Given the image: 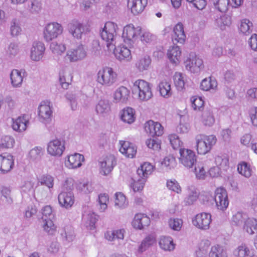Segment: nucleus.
Returning a JSON list of instances; mask_svg holds the SVG:
<instances>
[{
  "label": "nucleus",
  "mask_w": 257,
  "mask_h": 257,
  "mask_svg": "<svg viewBox=\"0 0 257 257\" xmlns=\"http://www.w3.org/2000/svg\"><path fill=\"white\" fill-rule=\"evenodd\" d=\"M118 29L117 25L112 22L108 21L105 23L104 27L100 31V36L105 42L108 48H131L134 47L138 37L142 33V28L139 26H135L132 24L125 26L122 30L121 38L123 44L116 45L114 36Z\"/></svg>",
  "instance_id": "1"
},
{
  "label": "nucleus",
  "mask_w": 257,
  "mask_h": 257,
  "mask_svg": "<svg viewBox=\"0 0 257 257\" xmlns=\"http://www.w3.org/2000/svg\"><path fill=\"white\" fill-rule=\"evenodd\" d=\"M195 148L199 155H205L209 153L217 142V138L214 135L199 134L195 136Z\"/></svg>",
  "instance_id": "2"
},
{
  "label": "nucleus",
  "mask_w": 257,
  "mask_h": 257,
  "mask_svg": "<svg viewBox=\"0 0 257 257\" xmlns=\"http://www.w3.org/2000/svg\"><path fill=\"white\" fill-rule=\"evenodd\" d=\"M63 32L62 25L57 22H51L44 25L43 36L47 42H51L57 39Z\"/></svg>",
  "instance_id": "3"
},
{
  "label": "nucleus",
  "mask_w": 257,
  "mask_h": 257,
  "mask_svg": "<svg viewBox=\"0 0 257 257\" xmlns=\"http://www.w3.org/2000/svg\"><path fill=\"white\" fill-rule=\"evenodd\" d=\"M117 78V74L113 69L104 67L99 70L97 74V81L102 85L110 86L114 84Z\"/></svg>",
  "instance_id": "4"
},
{
  "label": "nucleus",
  "mask_w": 257,
  "mask_h": 257,
  "mask_svg": "<svg viewBox=\"0 0 257 257\" xmlns=\"http://www.w3.org/2000/svg\"><path fill=\"white\" fill-rule=\"evenodd\" d=\"M134 91L137 93L138 98L142 101H147L153 96L150 84L145 80L138 79L133 84Z\"/></svg>",
  "instance_id": "5"
},
{
  "label": "nucleus",
  "mask_w": 257,
  "mask_h": 257,
  "mask_svg": "<svg viewBox=\"0 0 257 257\" xmlns=\"http://www.w3.org/2000/svg\"><path fill=\"white\" fill-rule=\"evenodd\" d=\"M211 217L209 213H199L192 218V223L196 228L205 230L210 227L212 221Z\"/></svg>",
  "instance_id": "6"
},
{
  "label": "nucleus",
  "mask_w": 257,
  "mask_h": 257,
  "mask_svg": "<svg viewBox=\"0 0 257 257\" xmlns=\"http://www.w3.org/2000/svg\"><path fill=\"white\" fill-rule=\"evenodd\" d=\"M180 163L188 168H192L196 163L197 156L192 150L186 148H180L179 150Z\"/></svg>",
  "instance_id": "7"
},
{
  "label": "nucleus",
  "mask_w": 257,
  "mask_h": 257,
  "mask_svg": "<svg viewBox=\"0 0 257 257\" xmlns=\"http://www.w3.org/2000/svg\"><path fill=\"white\" fill-rule=\"evenodd\" d=\"M214 200L218 209L224 211L228 207L229 200L227 193L223 188L219 187L215 190Z\"/></svg>",
  "instance_id": "8"
},
{
  "label": "nucleus",
  "mask_w": 257,
  "mask_h": 257,
  "mask_svg": "<svg viewBox=\"0 0 257 257\" xmlns=\"http://www.w3.org/2000/svg\"><path fill=\"white\" fill-rule=\"evenodd\" d=\"M172 42L173 44L177 45L172 48H179L180 46L177 45H183L186 41V36L185 34L184 26L180 23H178L173 28V34L172 35Z\"/></svg>",
  "instance_id": "9"
},
{
  "label": "nucleus",
  "mask_w": 257,
  "mask_h": 257,
  "mask_svg": "<svg viewBox=\"0 0 257 257\" xmlns=\"http://www.w3.org/2000/svg\"><path fill=\"white\" fill-rule=\"evenodd\" d=\"M184 63L186 68L193 72L200 71L204 66L202 59L193 54H190Z\"/></svg>",
  "instance_id": "10"
},
{
  "label": "nucleus",
  "mask_w": 257,
  "mask_h": 257,
  "mask_svg": "<svg viewBox=\"0 0 257 257\" xmlns=\"http://www.w3.org/2000/svg\"><path fill=\"white\" fill-rule=\"evenodd\" d=\"M14 157L10 153L0 154V173L6 174L10 172L14 166Z\"/></svg>",
  "instance_id": "11"
},
{
  "label": "nucleus",
  "mask_w": 257,
  "mask_h": 257,
  "mask_svg": "<svg viewBox=\"0 0 257 257\" xmlns=\"http://www.w3.org/2000/svg\"><path fill=\"white\" fill-rule=\"evenodd\" d=\"M144 128L146 133L152 137H159L164 133V127L161 124L152 120H149L145 123Z\"/></svg>",
  "instance_id": "12"
},
{
  "label": "nucleus",
  "mask_w": 257,
  "mask_h": 257,
  "mask_svg": "<svg viewBox=\"0 0 257 257\" xmlns=\"http://www.w3.org/2000/svg\"><path fill=\"white\" fill-rule=\"evenodd\" d=\"M150 218L146 214L138 213L135 214L132 222L133 227L138 230H142L150 224Z\"/></svg>",
  "instance_id": "13"
},
{
  "label": "nucleus",
  "mask_w": 257,
  "mask_h": 257,
  "mask_svg": "<svg viewBox=\"0 0 257 257\" xmlns=\"http://www.w3.org/2000/svg\"><path fill=\"white\" fill-rule=\"evenodd\" d=\"M64 150V144L58 139L50 141L47 145V152L52 156H61Z\"/></svg>",
  "instance_id": "14"
},
{
  "label": "nucleus",
  "mask_w": 257,
  "mask_h": 257,
  "mask_svg": "<svg viewBox=\"0 0 257 257\" xmlns=\"http://www.w3.org/2000/svg\"><path fill=\"white\" fill-rule=\"evenodd\" d=\"M119 152L126 157L133 158L137 153V147L132 143L126 141H119Z\"/></svg>",
  "instance_id": "15"
},
{
  "label": "nucleus",
  "mask_w": 257,
  "mask_h": 257,
  "mask_svg": "<svg viewBox=\"0 0 257 257\" xmlns=\"http://www.w3.org/2000/svg\"><path fill=\"white\" fill-rule=\"evenodd\" d=\"M148 5V0H127V7L134 15L141 14Z\"/></svg>",
  "instance_id": "16"
},
{
  "label": "nucleus",
  "mask_w": 257,
  "mask_h": 257,
  "mask_svg": "<svg viewBox=\"0 0 257 257\" xmlns=\"http://www.w3.org/2000/svg\"><path fill=\"white\" fill-rule=\"evenodd\" d=\"M130 97V90L126 87H119L113 93V99L115 102L126 103Z\"/></svg>",
  "instance_id": "17"
},
{
  "label": "nucleus",
  "mask_w": 257,
  "mask_h": 257,
  "mask_svg": "<svg viewBox=\"0 0 257 257\" xmlns=\"http://www.w3.org/2000/svg\"><path fill=\"white\" fill-rule=\"evenodd\" d=\"M84 161V157L82 155L75 153L67 156L65 165L69 169H76L80 167Z\"/></svg>",
  "instance_id": "18"
},
{
  "label": "nucleus",
  "mask_w": 257,
  "mask_h": 257,
  "mask_svg": "<svg viewBox=\"0 0 257 257\" xmlns=\"http://www.w3.org/2000/svg\"><path fill=\"white\" fill-rule=\"evenodd\" d=\"M58 201L60 204L68 208L72 206L74 203V197L71 191H62L58 196Z\"/></svg>",
  "instance_id": "19"
},
{
  "label": "nucleus",
  "mask_w": 257,
  "mask_h": 257,
  "mask_svg": "<svg viewBox=\"0 0 257 257\" xmlns=\"http://www.w3.org/2000/svg\"><path fill=\"white\" fill-rule=\"evenodd\" d=\"M69 32L77 39L81 38L84 32L83 24L77 20H73L69 24Z\"/></svg>",
  "instance_id": "20"
},
{
  "label": "nucleus",
  "mask_w": 257,
  "mask_h": 257,
  "mask_svg": "<svg viewBox=\"0 0 257 257\" xmlns=\"http://www.w3.org/2000/svg\"><path fill=\"white\" fill-rule=\"evenodd\" d=\"M28 123L29 119L27 116L23 115L19 116L16 119H13L12 126L14 130L19 132H22L27 129Z\"/></svg>",
  "instance_id": "21"
},
{
  "label": "nucleus",
  "mask_w": 257,
  "mask_h": 257,
  "mask_svg": "<svg viewBox=\"0 0 257 257\" xmlns=\"http://www.w3.org/2000/svg\"><path fill=\"white\" fill-rule=\"evenodd\" d=\"M120 117L123 122L132 124L136 120L135 110L130 107L124 108L120 112Z\"/></svg>",
  "instance_id": "22"
},
{
  "label": "nucleus",
  "mask_w": 257,
  "mask_h": 257,
  "mask_svg": "<svg viewBox=\"0 0 257 257\" xmlns=\"http://www.w3.org/2000/svg\"><path fill=\"white\" fill-rule=\"evenodd\" d=\"M154 170V166L149 162H144L137 170L139 176L146 180Z\"/></svg>",
  "instance_id": "23"
},
{
  "label": "nucleus",
  "mask_w": 257,
  "mask_h": 257,
  "mask_svg": "<svg viewBox=\"0 0 257 257\" xmlns=\"http://www.w3.org/2000/svg\"><path fill=\"white\" fill-rule=\"evenodd\" d=\"M52 110L48 101L42 102L39 107V115L44 119H47L51 117Z\"/></svg>",
  "instance_id": "24"
},
{
  "label": "nucleus",
  "mask_w": 257,
  "mask_h": 257,
  "mask_svg": "<svg viewBox=\"0 0 257 257\" xmlns=\"http://www.w3.org/2000/svg\"><path fill=\"white\" fill-rule=\"evenodd\" d=\"M125 230L123 228L117 229L112 231L108 230L104 233V237L108 241H113L115 239H123Z\"/></svg>",
  "instance_id": "25"
},
{
  "label": "nucleus",
  "mask_w": 257,
  "mask_h": 257,
  "mask_svg": "<svg viewBox=\"0 0 257 257\" xmlns=\"http://www.w3.org/2000/svg\"><path fill=\"white\" fill-rule=\"evenodd\" d=\"M86 55L85 49H71L67 53L70 61H76L84 58Z\"/></svg>",
  "instance_id": "26"
},
{
  "label": "nucleus",
  "mask_w": 257,
  "mask_h": 257,
  "mask_svg": "<svg viewBox=\"0 0 257 257\" xmlns=\"http://www.w3.org/2000/svg\"><path fill=\"white\" fill-rule=\"evenodd\" d=\"M252 23L248 19H243L240 20L238 29L241 33L248 35L252 32Z\"/></svg>",
  "instance_id": "27"
},
{
  "label": "nucleus",
  "mask_w": 257,
  "mask_h": 257,
  "mask_svg": "<svg viewBox=\"0 0 257 257\" xmlns=\"http://www.w3.org/2000/svg\"><path fill=\"white\" fill-rule=\"evenodd\" d=\"M159 90L161 96L168 98L172 94L171 84L166 80L161 81L158 86Z\"/></svg>",
  "instance_id": "28"
},
{
  "label": "nucleus",
  "mask_w": 257,
  "mask_h": 257,
  "mask_svg": "<svg viewBox=\"0 0 257 257\" xmlns=\"http://www.w3.org/2000/svg\"><path fill=\"white\" fill-rule=\"evenodd\" d=\"M237 170L238 172L242 176L249 178L252 174V169L249 164L242 161L237 165Z\"/></svg>",
  "instance_id": "29"
},
{
  "label": "nucleus",
  "mask_w": 257,
  "mask_h": 257,
  "mask_svg": "<svg viewBox=\"0 0 257 257\" xmlns=\"http://www.w3.org/2000/svg\"><path fill=\"white\" fill-rule=\"evenodd\" d=\"M217 86L216 80L211 77L204 78L201 82L200 88L204 91L215 89Z\"/></svg>",
  "instance_id": "30"
},
{
  "label": "nucleus",
  "mask_w": 257,
  "mask_h": 257,
  "mask_svg": "<svg viewBox=\"0 0 257 257\" xmlns=\"http://www.w3.org/2000/svg\"><path fill=\"white\" fill-rule=\"evenodd\" d=\"M243 229L249 234H253L257 232V219L248 218L244 222Z\"/></svg>",
  "instance_id": "31"
},
{
  "label": "nucleus",
  "mask_w": 257,
  "mask_h": 257,
  "mask_svg": "<svg viewBox=\"0 0 257 257\" xmlns=\"http://www.w3.org/2000/svg\"><path fill=\"white\" fill-rule=\"evenodd\" d=\"M160 247L164 250L171 251L174 249L175 244L171 237L162 236L159 240Z\"/></svg>",
  "instance_id": "32"
},
{
  "label": "nucleus",
  "mask_w": 257,
  "mask_h": 257,
  "mask_svg": "<svg viewBox=\"0 0 257 257\" xmlns=\"http://www.w3.org/2000/svg\"><path fill=\"white\" fill-rule=\"evenodd\" d=\"M209 255L210 257H228L224 247L219 244L211 247Z\"/></svg>",
  "instance_id": "33"
},
{
  "label": "nucleus",
  "mask_w": 257,
  "mask_h": 257,
  "mask_svg": "<svg viewBox=\"0 0 257 257\" xmlns=\"http://www.w3.org/2000/svg\"><path fill=\"white\" fill-rule=\"evenodd\" d=\"M231 24L230 16L224 15L216 19L215 24L221 30H224L226 27H229Z\"/></svg>",
  "instance_id": "34"
},
{
  "label": "nucleus",
  "mask_w": 257,
  "mask_h": 257,
  "mask_svg": "<svg viewBox=\"0 0 257 257\" xmlns=\"http://www.w3.org/2000/svg\"><path fill=\"white\" fill-rule=\"evenodd\" d=\"M113 53L119 60L128 61L132 59L130 49H113Z\"/></svg>",
  "instance_id": "35"
},
{
  "label": "nucleus",
  "mask_w": 257,
  "mask_h": 257,
  "mask_svg": "<svg viewBox=\"0 0 257 257\" xmlns=\"http://www.w3.org/2000/svg\"><path fill=\"white\" fill-rule=\"evenodd\" d=\"M180 49H169L167 56L170 61L174 64H178L181 58Z\"/></svg>",
  "instance_id": "36"
},
{
  "label": "nucleus",
  "mask_w": 257,
  "mask_h": 257,
  "mask_svg": "<svg viewBox=\"0 0 257 257\" xmlns=\"http://www.w3.org/2000/svg\"><path fill=\"white\" fill-rule=\"evenodd\" d=\"M10 32L13 37H17L21 34L22 28L18 19L14 18L12 19L11 22Z\"/></svg>",
  "instance_id": "37"
},
{
  "label": "nucleus",
  "mask_w": 257,
  "mask_h": 257,
  "mask_svg": "<svg viewBox=\"0 0 257 257\" xmlns=\"http://www.w3.org/2000/svg\"><path fill=\"white\" fill-rule=\"evenodd\" d=\"M194 172L196 177L198 179H204L206 176L207 172L204 164L201 162L196 164Z\"/></svg>",
  "instance_id": "38"
},
{
  "label": "nucleus",
  "mask_w": 257,
  "mask_h": 257,
  "mask_svg": "<svg viewBox=\"0 0 257 257\" xmlns=\"http://www.w3.org/2000/svg\"><path fill=\"white\" fill-rule=\"evenodd\" d=\"M155 243L156 237L153 235H149L142 241L139 247V250L143 252Z\"/></svg>",
  "instance_id": "39"
},
{
  "label": "nucleus",
  "mask_w": 257,
  "mask_h": 257,
  "mask_svg": "<svg viewBox=\"0 0 257 257\" xmlns=\"http://www.w3.org/2000/svg\"><path fill=\"white\" fill-rule=\"evenodd\" d=\"M43 228L49 234H53L56 231V226L51 218L43 220Z\"/></svg>",
  "instance_id": "40"
},
{
  "label": "nucleus",
  "mask_w": 257,
  "mask_h": 257,
  "mask_svg": "<svg viewBox=\"0 0 257 257\" xmlns=\"http://www.w3.org/2000/svg\"><path fill=\"white\" fill-rule=\"evenodd\" d=\"M215 8L220 12H225L228 10L229 0H211Z\"/></svg>",
  "instance_id": "41"
},
{
  "label": "nucleus",
  "mask_w": 257,
  "mask_h": 257,
  "mask_svg": "<svg viewBox=\"0 0 257 257\" xmlns=\"http://www.w3.org/2000/svg\"><path fill=\"white\" fill-rule=\"evenodd\" d=\"M151 60L150 57H145L140 59L136 64V66L140 71L147 70L151 64Z\"/></svg>",
  "instance_id": "42"
},
{
  "label": "nucleus",
  "mask_w": 257,
  "mask_h": 257,
  "mask_svg": "<svg viewBox=\"0 0 257 257\" xmlns=\"http://www.w3.org/2000/svg\"><path fill=\"white\" fill-rule=\"evenodd\" d=\"M173 80L174 84L178 90H182L184 88V78L181 73L176 72L174 75Z\"/></svg>",
  "instance_id": "43"
},
{
  "label": "nucleus",
  "mask_w": 257,
  "mask_h": 257,
  "mask_svg": "<svg viewBox=\"0 0 257 257\" xmlns=\"http://www.w3.org/2000/svg\"><path fill=\"white\" fill-rule=\"evenodd\" d=\"M12 84L14 86H18L21 84L23 81V77L21 72L18 70H13L11 74Z\"/></svg>",
  "instance_id": "44"
},
{
  "label": "nucleus",
  "mask_w": 257,
  "mask_h": 257,
  "mask_svg": "<svg viewBox=\"0 0 257 257\" xmlns=\"http://www.w3.org/2000/svg\"><path fill=\"white\" fill-rule=\"evenodd\" d=\"M166 186L168 189L177 194H180L182 192V188L179 183L175 179L167 180Z\"/></svg>",
  "instance_id": "45"
},
{
  "label": "nucleus",
  "mask_w": 257,
  "mask_h": 257,
  "mask_svg": "<svg viewBox=\"0 0 257 257\" xmlns=\"http://www.w3.org/2000/svg\"><path fill=\"white\" fill-rule=\"evenodd\" d=\"M15 144L14 139L10 136H5L1 139L0 147L2 148H12Z\"/></svg>",
  "instance_id": "46"
},
{
  "label": "nucleus",
  "mask_w": 257,
  "mask_h": 257,
  "mask_svg": "<svg viewBox=\"0 0 257 257\" xmlns=\"http://www.w3.org/2000/svg\"><path fill=\"white\" fill-rule=\"evenodd\" d=\"M192 106L195 110H201L204 107V101L201 97L192 96L191 98Z\"/></svg>",
  "instance_id": "47"
},
{
  "label": "nucleus",
  "mask_w": 257,
  "mask_h": 257,
  "mask_svg": "<svg viewBox=\"0 0 257 257\" xmlns=\"http://www.w3.org/2000/svg\"><path fill=\"white\" fill-rule=\"evenodd\" d=\"M146 180L140 177L137 180H134L131 184V187L134 192H141L145 186Z\"/></svg>",
  "instance_id": "48"
},
{
  "label": "nucleus",
  "mask_w": 257,
  "mask_h": 257,
  "mask_svg": "<svg viewBox=\"0 0 257 257\" xmlns=\"http://www.w3.org/2000/svg\"><path fill=\"white\" fill-rule=\"evenodd\" d=\"M201 121L204 125L211 126L214 122V118L209 111H205L202 114Z\"/></svg>",
  "instance_id": "49"
},
{
  "label": "nucleus",
  "mask_w": 257,
  "mask_h": 257,
  "mask_svg": "<svg viewBox=\"0 0 257 257\" xmlns=\"http://www.w3.org/2000/svg\"><path fill=\"white\" fill-rule=\"evenodd\" d=\"M76 188L84 193H89L92 190L91 184L87 182H78L76 183Z\"/></svg>",
  "instance_id": "50"
},
{
  "label": "nucleus",
  "mask_w": 257,
  "mask_h": 257,
  "mask_svg": "<svg viewBox=\"0 0 257 257\" xmlns=\"http://www.w3.org/2000/svg\"><path fill=\"white\" fill-rule=\"evenodd\" d=\"M215 163L217 166V168L219 170H225L228 166L229 162L228 160L226 158L220 156H217L215 158Z\"/></svg>",
  "instance_id": "51"
},
{
  "label": "nucleus",
  "mask_w": 257,
  "mask_h": 257,
  "mask_svg": "<svg viewBox=\"0 0 257 257\" xmlns=\"http://www.w3.org/2000/svg\"><path fill=\"white\" fill-rule=\"evenodd\" d=\"M169 227L174 230L179 231L183 225L181 219L171 218L168 221Z\"/></svg>",
  "instance_id": "52"
},
{
  "label": "nucleus",
  "mask_w": 257,
  "mask_h": 257,
  "mask_svg": "<svg viewBox=\"0 0 257 257\" xmlns=\"http://www.w3.org/2000/svg\"><path fill=\"white\" fill-rule=\"evenodd\" d=\"M234 253L239 257H246L249 255L250 250L246 245L242 244L237 247Z\"/></svg>",
  "instance_id": "53"
},
{
  "label": "nucleus",
  "mask_w": 257,
  "mask_h": 257,
  "mask_svg": "<svg viewBox=\"0 0 257 257\" xmlns=\"http://www.w3.org/2000/svg\"><path fill=\"white\" fill-rule=\"evenodd\" d=\"M41 184L47 186L49 188H52L54 185L53 177L49 175H44L39 179Z\"/></svg>",
  "instance_id": "54"
},
{
  "label": "nucleus",
  "mask_w": 257,
  "mask_h": 257,
  "mask_svg": "<svg viewBox=\"0 0 257 257\" xmlns=\"http://www.w3.org/2000/svg\"><path fill=\"white\" fill-rule=\"evenodd\" d=\"M168 139L174 149H177L181 146L182 142L176 134H172L169 135L168 136Z\"/></svg>",
  "instance_id": "55"
},
{
  "label": "nucleus",
  "mask_w": 257,
  "mask_h": 257,
  "mask_svg": "<svg viewBox=\"0 0 257 257\" xmlns=\"http://www.w3.org/2000/svg\"><path fill=\"white\" fill-rule=\"evenodd\" d=\"M98 202L100 205V209L102 211H104L107 207V204L109 202V196L106 193L100 194L98 196Z\"/></svg>",
  "instance_id": "56"
},
{
  "label": "nucleus",
  "mask_w": 257,
  "mask_h": 257,
  "mask_svg": "<svg viewBox=\"0 0 257 257\" xmlns=\"http://www.w3.org/2000/svg\"><path fill=\"white\" fill-rule=\"evenodd\" d=\"M146 144L147 147L155 151H159L161 149V143L158 140L150 139H148Z\"/></svg>",
  "instance_id": "57"
},
{
  "label": "nucleus",
  "mask_w": 257,
  "mask_h": 257,
  "mask_svg": "<svg viewBox=\"0 0 257 257\" xmlns=\"http://www.w3.org/2000/svg\"><path fill=\"white\" fill-rule=\"evenodd\" d=\"M156 36L148 31L143 32L141 36V41L144 43H151L156 40Z\"/></svg>",
  "instance_id": "58"
},
{
  "label": "nucleus",
  "mask_w": 257,
  "mask_h": 257,
  "mask_svg": "<svg viewBox=\"0 0 257 257\" xmlns=\"http://www.w3.org/2000/svg\"><path fill=\"white\" fill-rule=\"evenodd\" d=\"M42 219H49L54 217L53 214L52 208L50 205H46L42 209Z\"/></svg>",
  "instance_id": "59"
},
{
  "label": "nucleus",
  "mask_w": 257,
  "mask_h": 257,
  "mask_svg": "<svg viewBox=\"0 0 257 257\" xmlns=\"http://www.w3.org/2000/svg\"><path fill=\"white\" fill-rule=\"evenodd\" d=\"M176 164L175 158L173 156H168L164 158L162 165L170 168L174 167Z\"/></svg>",
  "instance_id": "60"
},
{
  "label": "nucleus",
  "mask_w": 257,
  "mask_h": 257,
  "mask_svg": "<svg viewBox=\"0 0 257 257\" xmlns=\"http://www.w3.org/2000/svg\"><path fill=\"white\" fill-rule=\"evenodd\" d=\"M126 203L125 196L121 193L118 192L115 194V204L119 207L124 206Z\"/></svg>",
  "instance_id": "61"
},
{
  "label": "nucleus",
  "mask_w": 257,
  "mask_h": 257,
  "mask_svg": "<svg viewBox=\"0 0 257 257\" xmlns=\"http://www.w3.org/2000/svg\"><path fill=\"white\" fill-rule=\"evenodd\" d=\"M43 149L40 147H36L29 152V156L32 159H36L43 155Z\"/></svg>",
  "instance_id": "62"
},
{
  "label": "nucleus",
  "mask_w": 257,
  "mask_h": 257,
  "mask_svg": "<svg viewBox=\"0 0 257 257\" xmlns=\"http://www.w3.org/2000/svg\"><path fill=\"white\" fill-rule=\"evenodd\" d=\"M44 50L42 49H34L32 50L31 53V58L34 61H39L43 56Z\"/></svg>",
  "instance_id": "63"
},
{
  "label": "nucleus",
  "mask_w": 257,
  "mask_h": 257,
  "mask_svg": "<svg viewBox=\"0 0 257 257\" xmlns=\"http://www.w3.org/2000/svg\"><path fill=\"white\" fill-rule=\"evenodd\" d=\"M249 116L251 124L257 127V107L252 108L249 112Z\"/></svg>",
  "instance_id": "64"
}]
</instances>
